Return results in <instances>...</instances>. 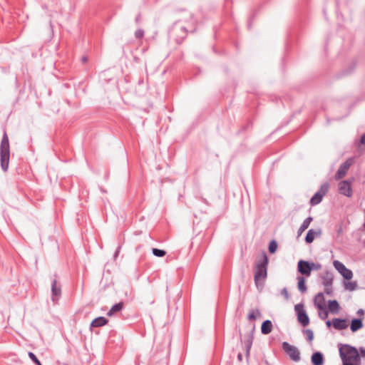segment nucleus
<instances>
[{
  "label": "nucleus",
  "instance_id": "obj_1",
  "mask_svg": "<svg viewBox=\"0 0 365 365\" xmlns=\"http://www.w3.org/2000/svg\"><path fill=\"white\" fill-rule=\"evenodd\" d=\"M267 264L268 258L265 253L263 254L262 258L256 262L255 272V283L258 289L263 288L264 281L267 277Z\"/></svg>",
  "mask_w": 365,
  "mask_h": 365
},
{
  "label": "nucleus",
  "instance_id": "obj_2",
  "mask_svg": "<svg viewBox=\"0 0 365 365\" xmlns=\"http://www.w3.org/2000/svg\"><path fill=\"white\" fill-rule=\"evenodd\" d=\"M9 141L6 132L3 135V138L0 144V162L1 166L4 171H6L9 163Z\"/></svg>",
  "mask_w": 365,
  "mask_h": 365
},
{
  "label": "nucleus",
  "instance_id": "obj_3",
  "mask_svg": "<svg viewBox=\"0 0 365 365\" xmlns=\"http://www.w3.org/2000/svg\"><path fill=\"white\" fill-rule=\"evenodd\" d=\"M339 351L342 361H356L360 359L359 352L354 346L348 344L341 345Z\"/></svg>",
  "mask_w": 365,
  "mask_h": 365
},
{
  "label": "nucleus",
  "instance_id": "obj_4",
  "mask_svg": "<svg viewBox=\"0 0 365 365\" xmlns=\"http://www.w3.org/2000/svg\"><path fill=\"white\" fill-rule=\"evenodd\" d=\"M282 348L294 361H299L300 360V352L296 346L284 341L282 344Z\"/></svg>",
  "mask_w": 365,
  "mask_h": 365
},
{
  "label": "nucleus",
  "instance_id": "obj_5",
  "mask_svg": "<svg viewBox=\"0 0 365 365\" xmlns=\"http://www.w3.org/2000/svg\"><path fill=\"white\" fill-rule=\"evenodd\" d=\"M294 310L297 314L298 322L303 326L307 327L309 324V318L304 309V306L302 304H298L294 306Z\"/></svg>",
  "mask_w": 365,
  "mask_h": 365
},
{
  "label": "nucleus",
  "instance_id": "obj_6",
  "mask_svg": "<svg viewBox=\"0 0 365 365\" xmlns=\"http://www.w3.org/2000/svg\"><path fill=\"white\" fill-rule=\"evenodd\" d=\"M333 265L344 279L349 280L353 277L352 271L346 268L342 262L338 260H334L333 262Z\"/></svg>",
  "mask_w": 365,
  "mask_h": 365
},
{
  "label": "nucleus",
  "instance_id": "obj_7",
  "mask_svg": "<svg viewBox=\"0 0 365 365\" xmlns=\"http://www.w3.org/2000/svg\"><path fill=\"white\" fill-rule=\"evenodd\" d=\"M352 163H353L352 158H349L344 163H342L335 174V176H334L335 180H339L340 179H342L346 175L347 171L350 168Z\"/></svg>",
  "mask_w": 365,
  "mask_h": 365
},
{
  "label": "nucleus",
  "instance_id": "obj_8",
  "mask_svg": "<svg viewBox=\"0 0 365 365\" xmlns=\"http://www.w3.org/2000/svg\"><path fill=\"white\" fill-rule=\"evenodd\" d=\"M339 192L343 195L351 197L353 193L351 182L348 180L340 182L339 183Z\"/></svg>",
  "mask_w": 365,
  "mask_h": 365
},
{
  "label": "nucleus",
  "instance_id": "obj_9",
  "mask_svg": "<svg viewBox=\"0 0 365 365\" xmlns=\"http://www.w3.org/2000/svg\"><path fill=\"white\" fill-rule=\"evenodd\" d=\"M298 272L305 276H310L312 267H310V262L304 260H299L298 262Z\"/></svg>",
  "mask_w": 365,
  "mask_h": 365
},
{
  "label": "nucleus",
  "instance_id": "obj_10",
  "mask_svg": "<svg viewBox=\"0 0 365 365\" xmlns=\"http://www.w3.org/2000/svg\"><path fill=\"white\" fill-rule=\"evenodd\" d=\"M51 299L53 302H56L58 299L61 294V286L58 284V282L56 278L52 279L51 282Z\"/></svg>",
  "mask_w": 365,
  "mask_h": 365
},
{
  "label": "nucleus",
  "instance_id": "obj_11",
  "mask_svg": "<svg viewBox=\"0 0 365 365\" xmlns=\"http://www.w3.org/2000/svg\"><path fill=\"white\" fill-rule=\"evenodd\" d=\"M321 235H322L321 228H318L316 230L311 229L308 231V232L306 235L305 241L307 243L310 244L314 241V240L316 237H320Z\"/></svg>",
  "mask_w": 365,
  "mask_h": 365
},
{
  "label": "nucleus",
  "instance_id": "obj_12",
  "mask_svg": "<svg viewBox=\"0 0 365 365\" xmlns=\"http://www.w3.org/2000/svg\"><path fill=\"white\" fill-rule=\"evenodd\" d=\"M322 284L325 287H331L333 283L334 275L331 272L326 271L322 274Z\"/></svg>",
  "mask_w": 365,
  "mask_h": 365
},
{
  "label": "nucleus",
  "instance_id": "obj_13",
  "mask_svg": "<svg viewBox=\"0 0 365 365\" xmlns=\"http://www.w3.org/2000/svg\"><path fill=\"white\" fill-rule=\"evenodd\" d=\"M332 325L336 330L345 329L348 327V324L346 319L334 318L332 319Z\"/></svg>",
  "mask_w": 365,
  "mask_h": 365
},
{
  "label": "nucleus",
  "instance_id": "obj_14",
  "mask_svg": "<svg viewBox=\"0 0 365 365\" xmlns=\"http://www.w3.org/2000/svg\"><path fill=\"white\" fill-rule=\"evenodd\" d=\"M314 305L318 309H323L326 307L325 298L324 294L318 293L314 297Z\"/></svg>",
  "mask_w": 365,
  "mask_h": 365
},
{
  "label": "nucleus",
  "instance_id": "obj_15",
  "mask_svg": "<svg viewBox=\"0 0 365 365\" xmlns=\"http://www.w3.org/2000/svg\"><path fill=\"white\" fill-rule=\"evenodd\" d=\"M312 363L314 365H323L324 364V357L323 354L321 352H315L312 354Z\"/></svg>",
  "mask_w": 365,
  "mask_h": 365
},
{
  "label": "nucleus",
  "instance_id": "obj_16",
  "mask_svg": "<svg viewBox=\"0 0 365 365\" xmlns=\"http://www.w3.org/2000/svg\"><path fill=\"white\" fill-rule=\"evenodd\" d=\"M272 330V323L270 320H265L262 322L261 331L263 334H269Z\"/></svg>",
  "mask_w": 365,
  "mask_h": 365
},
{
  "label": "nucleus",
  "instance_id": "obj_17",
  "mask_svg": "<svg viewBox=\"0 0 365 365\" xmlns=\"http://www.w3.org/2000/svg\"><path fill=\"white\" fill-rule=\"evenodd\" d=\"M108 319L103 317H99L93 319L91 324V327H99L106 325L108 323Z\"/></svg>",
  "mask_w": 365,
  "mask_h": 365
},
{
  "label": "nucleus",
  "instance_id": "obj_18",
  "mask_svg": "<svg viewBox=\"0 0 365 365\" xmlns=\"http://www.w3.org/2000/svg\"><path fill=\"white\" fill-rule=\"evenodd\" d=\"M312 220L313 218L312 217H308L303 221L302 224L301 225L300 227L298 230V236H300L302 234V232H304L309 227Z\"/></svg>",
  "mask_w": 365,
  "mask_h": 365
},
{
  "label": "nucleus",
  "instance_id": "obj_19",
  "mask_svg": "<svg viewBox=\"0 0 365 365\" xmlns=\"http://www.w3.org/2000/svg\"><path fill=\"white\" fill-rule=\"evenodd\" d=\"M363 327V323L360 319H354L351 322L350 329L353 332L360 329Z\"/></svg>",
  "mask_w": 365,
  "mask_h": 365
},
{
  "label": "nucleus",
  "instance_id": "obj_20",
  "mask_svg": "<svg viewBox=\"0 0 365 365\" xmlns=\"http://www.w3.org/2000/svg\"><path fill=\"white\" fill-rule=\"evenodd\" d=\"M329 309L332 314H337L339 310V304L336 300L329 301Z\"/></svg>",
  "mask_w": 365,
  "mask_h": 365
},
{
  "label": "nucleus",
  "instance_id": "obj_21",
  "mask_svg": "<svg viewBox=\"0 0 365 365\" xmlns=\"http://www.w3.org/2000/svg\"><path fill=\"white\" fill-rule=\"evenodd\" d=\"M123 302L117 303V304H114L111 307V309L107 313V315L108 317H111L113 314H115L116 312H120L123 309Z\"/></svg>",
  "mask_w": 365,
  "mask_h": 365
},
{
  "label": "nucleus",
  "instance_id": "obj_22",
  "mask_svg": "<svg viewBox=\"0 0 365 365\" xmlns=\"http://www.w3.org/2000/svg\"><path fill=\"white\" fill-rule=\"evenodd\" d=\"M298 280V289L302 293H304L307 292V288L305 284V279L302 276H299L297 277Z\"/></svg>",
  "mask_w": 365,
  "mask_h": 365
},
{
  "label": "nucleus",
  "instance_id": "obj_23",
  "mask_svg": "<svg viewBox=\"0 0 365 365\" xmlns=\"http://www.w3.org/2000/svg\"><path fill=\"white\" fill-rule=\"evenodd\" d=\"M322 198L323 196L322 195V194H319L318 192H317L311 198L310 204L313 206L317 205L322 202Z\"/></svg>",
  "mask_w": 365,
  "mask_h": 365
},
{
  "label": "nucleus",
  "instance_id": "obj_24",
  "mask_svg": "<svg viewBox=\"0 0 365 365\" xmlns=\"http://www.w3.org/2000/svg\"><path fill=\"white\" fill-rule=\"evenodd\" d=\"M261 315V312L259 309H255V310H252L250 314H248V319L252 321V320H255L257 317H259Z\"/></svg>",
  "mask_w": 365,
  "mask_h": 365
},
{
  "label": "nucleus",
  "instance_id": "obj_25",
  "mask_svg": "<svg viewBox=\"0 0 365 365\" xmlns=\"http://www.w3.org/2000/svg\"><path fill=\"white\" fill-rule=\"evenodd\" d=\"M345 289L349 291H354L356 289V282H348L344 283Z\"/></svg>",
  "mask_w": 365,
  "mask_h": 365
},
{
  "label": "nucleus",
  "instance_id": "obj_26",
  "mask_svg": "<svg viewBox=\"0 0 365 365\" xmlns=\"http://www.w3.org/2000/svg\"><path fill=\"white\" fill-rule=\"evenodd\" d=\"M329 188V184L328 182H325L321 185V187L318 192L322 194V195L324 197L328 192Z\"/></svg>",
  "mask_w": 365,
  "mask_h": 365
},
{
  "label": "nucleus",
  "instance_id": "obj_27",
  "mask_svg": "<svg viewBox=\"0 0 365 365\" xmlns=\"http://www.w3.org/2000/svg\"><path fill=\"white\" fill-rule=\"evenodd\" d=\"M319 310V317L321 319L324 320L328 317L329 312L326 307H324L323 309H318Z\"/></svg>",
  "mask_w": 365,
  "mask_h": 365
},
{
  "label": "nucleus",
  "instance_id": "obj_28",
  "mask_svg": "<svg viewBox=\"0 0 365 365\" xmlns=\"http://www.w3.org/2000/svg\"><path fill=\"white\" fill-rule=\"evenodd\" d=\"M152 252L155 256L158 257H162L165 256L166 254L165 251H164L163 250H159L157 248H153L152 250Z\"/></svg>",
  "mask_w": 365,
  "mask_h": 365
},
{
  "label": "nucleus",
  "instance_id": "obj_29",
  "mask_svg": "<svg viewBox=\"0 0 365 365\" xmlns=\"http://www.w3.org/2000/svg\"><path fill=\"white\" fill-rule=\"evenodd\" d=\"M277 249V244L274 240L270 242L269 245V251L270 253H274Z\"/></svg>",
  "mask_w": 365,
  "mask_h": 365
},
{
  "label": "nucleus",
  "instance_id": "obj_30",
  "mask_svg": "<svg viewBox=\"0 0 365 365\" xmlns=\"http://www.w3.org/2000/svg\"><path fill=\"white\" fill-rule=\"evenodd\" d=\"M304 334L307 336V339L309 341H312L314 339V333L311 329H306L304 331Z\"/></svg>",
  "mask_w": 365,
  "mask_h": 365
},
{
  "label": "nucleus",
  "instance_id": "obj_31",
  "mask_svg": "<svg viewBox=\"0 0 365 365\" xmlns=\"http://www.w3.org/2000/svg\"><path fill=\"white\" fill-rule=\"evenodd\" d=\"M29 358L36 364V365H42L40 361L37 359L33 352H29Z\"/></svg>",
  "mask_w": 365,
  "mask_h": 365
},
{
  "label": "nucleus",
  "instance_id": "obj_32",
  "mask_svg": "<svg viewBox=\"0 0 365 365\" xmlns=\"http://www.w3.org/2000/svg\"><path fill=\"white\" fill-rule=\"evenodd\" d=\"M143 36L144 31L143 29H139L135 32V36L136 38H142Z\"/></svg>",
  "mask_w": 365,
  "mask_h": 365
},
{
  "label": "nucleus",
  "instance_id": "obj_33",
  "mask_svg": "<svg viewBox=\"0 0 365 365\" xmlns=\"http://www.w3.org/2000/svg\"><path fill=\"white\" fill-rule=\"evenodd\" d=\"M310 267H312V270L313 269L318 270V269H321L322 265L320 264L310 262Z\"/></svg>",
  "mask_w": 365,
  "mask_h": 365
},
{
  "label": "nucleus",
  "instance_id": "obj_34",
  "mask_svg": "<svg viewBox=\"0 0 365 365\" xmlns=\"http://www.w3.org/2000/svg\"><path fill=\"white\" fill-rule=\"evenodd\" d=\"M281 294L286 299H288L289 298V295L287 288L282 289Z\"/></svg>",
  "mask_w": 365,
  "mask_h": 365
},
{
  "label": "nucleus",
  "instance_id": "obj_35",
  "mask_svg": "<svg viewBox=\"0 0 365 365\" xmlns=\"http://www.w3.org/2000/svg\"><path fill=\"white\" fill-rule=\"evenodd\" d=\"M252 339H253V337L251 336L249 337L248 340H247V342L246 344V346H247V351H249L251 346H252Z\"/></svg>",
  "mask_w": 365,
  "mask_h": 365
},
{
  "label": "nucleus",
  "instance_id": "obj_36",
  "mask_svg": "<svg viewBox=\"0 0 365 365\" xmlns=\"http://www.w3.org/2000/svg\"><path fill=\"white\" fill-rule=\"evenodd\" d=\"M324 292H325V293L327 294H329V295L331 294V293H332L331 286V287H326Z\"/></svg>",
  "mask_w": 365,
  "mask_h": 365
},
{
  "label": "nucleus",
  "instance_id": "obj_37",
  "mask_svg": "<svg viewBox=\"0 0 365 365\" xmlns=\"http://www.w3.org/2000/svg\"><path fill=\"white\" fill-rule=\"evenodd\" d=\"M360 144L364 145L365 144V133L362 135L360 139Z\"/></svg>",
  "mask_w": 365,
  "mask_h": 365
},
{
  "label": "nucleus",
  "instance_id": "obj_38",
  "mask_svg": "<svg viewBox=\"0 0 365 365\" xmlns=\"http://www.w3.org/2000/svg\"><path fill=\"white\" fill-rule=\"evenodd\" d=\"M360 351H361V355H362L363 356H365V349H364V348H361Z\"/></svg>",
  "mask_w": 365,
  "mask_h": 365
},
{
  "label": "nucleus",
  "instance_id": "obj_39",
  "mask_svg": "<svg viewBox=\"0 0 365 365\" xmlns=\"http://www.w3.org/2000/svg\"><path fill=\"white\" fill-rule=\"evenodd\" d=\"M326 324L328 327H330L332 324V322H330L329 320L327 321Z\"/></svg>",
  "mask_w": 365,
  "mask_h": 365
},
{
  "label": "nucleus",
  "instance_id": "obj_40",
  "mask_svg": "<svg viewBox=\"0 0 365 365\" xmlns=\"http://www.w3.org/2000/svg\"><path fill=\"white\" fill-rule=\"evenodd\" d=\"M357 314H360V315L361 314H364V310L361 309H359L358 312H357Z\"/></svg>",
  "mask_w": 365,
  "mask_h": 365
},
{
  "label": "nucleus",
  "instance_id": "obj_41",
  "mask_svg": "<svg viewBox=\"0 0 365 365\" xmlns=\"http://www.w3.org/2000/svg\"><path fill=\"white\" fill-rule=\"evenodd\" d=\"M140 15H139V16H138L136 17V19H135L136 22H138V21H140Z\"/></svg>",
  "mask_w": 365,
  "mask_h": 365
},
{
  "label": "nucleus",
  "instance_id": "obj_42",
  "mask_svg": "<svg viewBox=\"0 0 365 365\" xmlns=\"http://www.w3.org/2000/svg\"><path fill=\"white\" fill-rule=\"evenodd\" d=\"M82 61H83V62H86V61H87V58H86V57H83V58H82Z\"/></svg>",
  "mask_w": 365,
  "mask_h": 365
},
{
  "label": "nucleus",
  "instance_id": "obj_43",
  "mask_svg": "<svg viewBox=\"0 0 365 365\" xmlns=\"http://www.w3.org/2000/svg\"><path fill=\"white\" fill-rule=\"evenodd\" d=\"M118 250H117V251L115 252V256L116 257V256L118 255Z\"/></svg>",
  "mask_w": 365,
  "mask_h": 365
}]
</instances>
